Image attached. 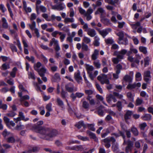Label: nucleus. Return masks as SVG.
I'll return each instance as SVG.
<instances>
[{"instance_id":"b1692460","label":"nucleus","mask_w":153,"mask_h":153,"mask_svg":"<svg viewBox=\"0 0 153 153\" xmlns=\"http://www.w3.org/2000/svg\"><path fill=\"white\" fill-rule=\"evenodd\" d=\"M100 39L97 35L95 36L94 37V41L93 42V44L94 46H98L100 45Z\"/></svg>"},{"instance_id":"bb28decb","label":"nucleus","mask_w":153,"mask_h":153,"mask_svg":"<svg viewBox=\"0 0 153 153\" xmlns=\"http://www.w3.org/2000/svg\"><path fill=\"white\" fill-rule=\"evenodd\" d=\"M112 149L113 152L115 153H117L118 152V145L117 143H113Z\"/></svg>"},{"instance_id":"a19ab883","label":"nucleus","mask_w":153,"mask_h":153,"mask_svg":"<svg viewBox=\"0 0 153 153\" xmlns=\"http://www.w3.org/2000/svg\"><path fill=\"white\" fill-rule=\"evenodd\" d=\"M139 49L140 52L143 53L144 54H146L147 53L146 48L145 47L140 46L139 48Z\"/></svg>"},{"instance_id":"0eeeda50","label":"nucleus","mask_w":153,"mask_h":153,"mask_svg":"<svg viewBox=\"0 0 153 153\" xmlns=\"http://www.w3.org/2000/svg\"><path fill=\"white\" fill-rule=\"evenodd\" d=\"M141 59V57L138 54H136L133 58L132 56H129L128 58V59L131 62H134L137 64L138 65L139 64L140 60Z\"/></svg>"},{"instance_id":"cd10ccee","label":"nucleus","mask_w":153,"mask_h":153,"mask_svg":"<svg viewBox=\"0 0 153 153\" xmlns=\"http://www.w3.org/2000/svg\"><path fill=\"white\" fill-rule=\"evenodd\" d=\"M152 116L149 114H145L141 118L144 120H149L151 119Z\"/></svg>"},{"instance_id":"412c9836","label":"nucleus","mask_w":153,"mask_h":153,"mask_svg":"<svg viewBox=\"0 0 153 153\" xmlns=\"http://www.w3.org/2000/svg\"><path fill=\"white\" fill-rule=\"evenodd\" d=\"M46 71V69L44 67H42L40 69H39L38 70L36 71L40 76H44Z\"/></svg>"},{"instance_id":"e2e57ef3","label":"nucleus","mask_w":153,"mask_h":153,"mask_svg":"<svg viewBox=\"0 0 153 153\" xmlns=\"http://www.w3.org/2000/svg\"><path fill=\"white\" fill-rule=\"evenodd\" d=\"M116 106L119 111H121L122 109V103L120 101H118L116 103Z\"/></svg>"},{"instance_id":"338daca9","label":"nucleus","mask_w":153,"mask_h":153,"mask_svg":"<svg viewBox=\"0 0 153 153\" xmlns=\"http://www.w3.org/2000/svg\"><path fill=\"white\" fill-rule=\"evenodd\" d=\"M141 75L140 72H137L135 75L136 80L137 81H139L141 80L140 78L141 77Z\"/></svg>"},{"instance_id":"dca6fc26","label":"nucleus","mask_w":153,"mask_h":153,"mask_svg":"<svg viewBox=\"0 0 153 153\" xmlns=\"http://www.w3.org/2000/svg\"><path fill=\"white\" fill-rule=\"evenodd\" d=\"M106 99L107 102L109 103H110L111 102V100L113 101L114 102H115L117 101V100L115 97L111 94L107 95L106 97Z\"/></svg>"},{"instance_id":"1a4fd4ad","label":"nucleus","mask_w":153,"mask_h":153,"mask_svg":"<svg viewBox=\"0 0 153 153\" xmlns=\"http://www.w3.org/2000/svg\"><path fill=\"white\" fill-rule=\"evenodd\" d=\"M103 141L105 143L104 145L107 148H108L111 146L110 142H111L112 143H115L116 140L114 137H107L104 139H103Z\"/></svg>"},{"instance_id":"5701e85b","label":"nucleus","mask_w":153,"mask_h":153,"mask_svg":"<svg viewBox=\"0 0 153 153\" xmlns=\"http://www.w3.org/2000/svg\"><path fill=\"white\" fill-rule=\"evenodd\" d=\"M86 132L87 134L90 136L91 138L94 139V141L97 142H98V139L94 134L91 132L89 131H87Z\"/></svg>"},{"instance_id":"473e14b6","label":"nucleus","mask_w":153,"mask_h":153,"mask_svg":"<svg viewBox=\"0 0 153 153\" xmlns=\"http://www.w3.org/2000/svg\"><path fill=\"white\" fill-rule=\"evenodd\" d=\"M83 42L82 43H84L85 44H88L90 43L91 39L90 38L86 36H84L83 39Z\"/></svg>"},{"instance_id":"393cba45","label":"nucleus","mask_w":153,"mask_h":153,"mask_svg":"<svg viewBox=\"0 0 153 153\" xmlns=\"http://www.w3.org/2000/svg\"><path fill=\"white\" fill-rule=\"evenodd\" d=\"M105 10L102 7L99 8L95 12V14H100L101 16L105 13Z\"/></svg>"},{"instance_id":"39448f33","label":"nucleus","mask_w":153,"mask_h":153,"mask_svg":"<svg viewBox=\"0 0 153 153\" xmlns=\"http://www.w3.org/2000/svg\"><path fill=\"white\" fill-rule=\"evenodd\" d=\"M116 34L119 37L118 43L119 44L126 45L128 44V40L127 39H123L124 33L123 31H120Z\"/></svg>"},{"instance_id":"6e6d98bb","label":"nucleus","mask_w":153,"mask_h":153,"mask_svg":"<svg viewBox=\"0 0 153 153\" xmlns=\"http://www.w3.org/2000/svg\"><path fill=\"white\" fill-rule=\"evenodd\" d=\"M10 66L9 64H6L5 63L3 64L1 68V69L3 70H6L10 68Z\"/></svg>"},{"instance_id":"bf43d9fd","label":"nucleus","mask_w":153,"mask_h":153,"mask_svg":"<svg viewBox=\"0 0 153 153\" xmlns=\"http://www.w3.org/2000/svg\"><path fill=\"white\" fill-rule=\"evenodd\" d=\"M42 16L44 18L46 21H51V19L48 18V15L47 13H43L42 15Z\"/></svg>"},{"instance_id":"de8ad7c7","label":"nucleus","mask_w":153,"mask_h":153,"mask_svg":"<svg viewBox=\"0 0 153 153\" xmlns=\"http://www.w3.org/2000/svg\"><path fill=\"white\" fill-rule=\"evenodd\" d=\"M41 63L39 62H38L36 64H35L34 65V69L36 71L38 70L39 68L41 66Z\"/></svg>"},{"instance_id":"20e7f679","label":"nucleus","mask_w":153,"mask_h":153,"mask_svg":"<svg viewBox=\"0 0 153 153\" xmlns=\"http://www.w3.org/2000/svg\"><path fill=\"white\" fill-rule=\"evenodd\" d=\"M9 27L6 19L5 17H2L0 21V31L3 32L4 29H7Z\"/></svg>"},{"instance_id":"f8f14e48","label":"nucleus","mask_w":153,"mask_h":153,"mask_svg":"<svg viewBox=\"0 0 153 153\" xmlns=\"http://www.w3.org/2000/svg\"><path fill=\"white\" fill-rule=\"evenodd\" d=\"M72 150H75L76 151H82L86 150L87 149L85 145H79L74 146L71 148Z\"/></svg>"},{"instance_id":"8fccbe9b","label":"nucleus","mask_w":153,"mask_h":153,"mask_svg":"<svg viewBox=\"0 0 153 153\" xmlns=\"http://www.w3.org/2000/svg\"><path fill=\"white\" fill-rule=\"evenodd\" d=\"M102 22L105 25H110L111 23L110 20L107 19L105 18L102 19Z\"/></svg>"},{"instance_id":"423d86ee","label":"nucleus","mask_w":153,"mask_h":153,"mask_svg":"<svg viewBox=\"0 0 153 153\" xmlns=\"http://www.w3.org/2000/svg\"><path fill=\"white\" fill-rule=\"evenodd\" d=\"M97 79L101 82V84H108L109 83V80L107 79V76L106 75L102 74L97 77Z\"/></svg>"},{"instance_id":"0e129e2a","label":"nucleus","mask_w":153,"mask_h":153,"mask_svg":"<svg viewBox=\"0 0 153 153\" xmlns=\"http://www.w3.org/2000/svg\"><path fill=\"white\" fill-rule=\"evenodd\" d=\"M105 42L107 44H112L114 42L113 40L111 38H108L107 39H105Z\"/></svg>"},{"instance_id":"9b49d317","label":"nucleus","mask_w":153,"mask_h":153,"mask_svg":"<svg viewBox=\"0 0 153 153\" xmlns=\"http://www.w3.org/2000/svg\"><path fill=\"white\" fill-rule=\"evenodd\" d=\"M43 123V122L41 120L38 122L36 124L32 126V129L36 132L40 134V132H39L41 130L39 129V128L40 127H44L43 126H40L42 125Z\"/></svg>"},{"instance_id":"58836bf2","label":"nucleus","mask_w":153,"mask_h":153,"mask_svg":"<svg viewBox=\"0 0 153 153\" xmlns=\"http://www.w3.org/2000/svg\"><path fill=\"white\" fill-rule=\"evenodd\" d=\"M82 51H88L90 50L88 48V46L84 43H82Z\"/></svg>"},{"instance_id":"4c0bfd02","label":"nucleus","mask_w":153,"mask_h":153,"mask_svg":"<svg viewBox=\"0 0 153 153\" xmlns=\"http://www.w3.org/2000/svg\"><path fill=\"white\" fill-rule=\"evenodd\" d=\"M17 70V69L16 67H14L12 69V71L10 73V75L13 78L15 77L16 74Z\"/></svg>"},{"instance_id":"5fc2aeb1","label":"nucleus","mask_w":153,"mask_h":153,"mask_svg":"<svg viewBox=\"0 0 153 153\" xmlns=\"http://www.w3.org/2000/svg\"><path fill=\"white\" fill-rule=\"evenodd\" d=\"M94 124H88L86 126H87L89 129L92 131H94L95 129L94 127Z\"/></svg>"},{"instance_id":"79ce46f5","label":"nucleus","mask_w":153,"mask_h":153,"mask_svg":"<svg viewBox=\"0 0 153 153\" xmlns=\"http://www.w3.org/2000/svg\"><path fill=\"white\" fill-rule=\"evenodd\" d=\"M102 4V3L101 1L97 0L95 3V4H92V6L94 7V8L95 9L97 7H99Z\"/></svg>"},{"instance_id":"a878e982","label":"nucleus","mask_w":153,"mask_h":153,"mask_svg":"<svg viewBox=\"0 0 153 153\" xmlns=\"http://www.w3.org/2000/svg\"><path fill=\"white\" fill-rule=\"evenodd\" d=\"M75 126L78 128L79 129L83 127L84 128H85L86 126L84 124V122L82 121H80L76 124Z\"/></svg>"},{"instance_id":"052dcab7","label":"nucleus","mask_w":153,"mask_h":153,"mask_svg":"<svg viewBox=\"0 0 153 153\" xmlns=\"http://www.w3.org/2000/svg\"><path fill=\"white\" fill-rule=\"evenodd\" d=\"M30 99V97L28 95H25L22 97L20 99V101L22 102L25 100H29Z\"/></svg>"},{"instance_id":"c9c22d12","label":"nucleus","mask_w":153,"mask_h":153,"mask_svg":"<svg viewBox=\"0 0 153 153\" xmlns=\"http://www.w3.org/2000/svg\"><path fill=\"white\" fill-rule=\"evenodd\" d=\"M93 64L97 68L99 69L100 68L101 64L99 60H95L93 62Z\"/></svg>"},{"instance_id":"c756f323","label":"nucleus","mask_w":153,"mask_h":153,"mask_svg":"<svg viewBox=\"0 0 153 153\" xmlns=\"http://www.w3.org/2000/svg\"><path fill=\"white\" fill-rule=\"evenodd\" d=\"M132 114V111H127L125 115V119L126 121L127 120L129 119L131 115Z\"/></svg>"},{"instance_id":"3c124183","label":"nucleus","mask_w":153,"mask_h":153,"mask_svg":"<svg viewBox=\"0 0 153 153\" xmlns=\"http://www.w3.org/2000/svg\"><path fill=\"white\" fill-rule=\"evenodd\" d=\"M82 106L85 109L88 110L89 108V104L88 103L85 101L83 102Z\"/></svg>"},{"instance_id":"49530a36","label":"nucleus","mask_w":153,"mask_h":153,"mask_svg":"<svg viewBox=\"0 0 153 153\" xmlns=\"http://www.w3.org/2000/svg\"><path fill=\"white\" fill-rule=\"evenodd\" d=\"M17 30H16L10 29L9 31L10 34L12 35H13L15 38H16L18 36V34L16 32Z\"/></svg>"},{"instance_id":"09e8293b","label":"nucleus","mask_w":153,"mask_h":153,"mask_svg":"<svg viewBox=\"0 0 153 153\" xmlns=\"http://www.w3.org/2000/svg\"><path fill=\"white\" fill-rule=\"evenodd\" d=\"M123 79L126 82H131L132 79L129 75H126L123 78Z\"/></svg>"},{"instance_id":"f03ea898","label":"nucleus","mask_w":153,"mask_h":153,"mask_svg":"<svg viewBox=\"0 0 153 153\" xmlns=\"http://www.w3.org/2000/svg\"><path fill=\"white\" fill-rule=\"evenodd\" d=\"M127 50L123 49L119 51H116L114 52V55L117 56V57L113 58L112 61L114 64H117L121 59H123L124 55L127 53Z\"/></svg>"},{"instance_id":"a18cd8bd","label":"nucleus","mask_w":153,"mask_h":153,"mask_svg":"<svg viewBox=\"0 0 153 153\" xmlns=\"http://www.w3.org/2000/svg\"><path fill=\"white\" fill-rule=\"evenodd\" d=\"M67 94V92L65 91L63 89H62L61 92V97L63 99H65Z\"/></svg>"},{"instance_id":"603ef678","label":"nucleus","mask_w":153,"mask_h":153,"mask_svg":"<svg viewBox=\"0 0 153 153\" xmlns=\"http://www.w3.org/2000/svg\"><path fill=\"white\" fill-rule=\"evenodd\" d=\"M52 104L51 103H49L47 104L46 106V108L47 111H51L52 110Z\"/></svg>"},{"instance_id":"e433bc0d","label":"nucleus","mask_w":153,"mask_h":153,"mask_svg":"<svg viewBox=\"0 0 153 153\" xmlns=\"http://www.w3.org/2000/svg\"><path fill=\"white\" fill-rule=\"evenodd\" d=\"M131 131L135 136H137L138 134V132L137 128L134 126L131 128Z\"/></svg>"},{"instance_id":"2eb2a0df","label":"nucleus","mask_w":153,"mask_h":153,"mask_svg":"<svg viewBox=\"0 0 153 153\" xmlns=\"http://www.w3.org/2000/svg\"><path fill=\"white\" fill-rule=\"evenodd\" d=\"M85 31L87 32L88 35L91 37H95L96 36V31L94 29L89 28L88 30H85Z\"/></svg>"},{"instance_id":"864d4df0","label":"nucleus","mask_w":153,"mask_h":153,"mask_svg":"<svg viewBox=\"0 0 153 153\" xmlns=\"http://www.w3.org/2000/svg\"><path fill=\"white\" fill-rule=\"evenodd\" d=\"M149 60L150 58L148 56H147L144 59L145 66H147L149 65Z\"/></svg>"},{"instance_id":"f257e3e1","label":"nucleus","mask_w":153,"mask_h":153,"mask_svg":"<svg viewBox=\"0 0 153 153\" xmlns=\"http://www.w3.org/2000/svg\"><path fill=\"white\" fill-rule=\"evenodd\" d=\"M41 130L40 137L41 138L48 140H52L53 138L58 134V131L56 130H51L48 128L39 127Z\"/></svg>"},{"instance_id":"2f4dec72","label":"nucleus","mask_w":153,"mask_h":153,"mask_svg":"<svg viewBox=\"0 0 153 153\" xmlns=\"http://www.w3.org/2000/svg\"><path fill=\"white\" fill-rule=\"evenodd\" d=\"M28 25L30 29L32 30H35V29L36 28V23L34 21H33L31 24H28Z\"/></svg>"},{"instance_id":"c03bdc74","label":"nucleus","mask_w":153,"mask_h":153,"mask_svg":"<svg viewBox=\"0 0 153 153\" xmlns=\"http://www.w3.org/2000/svg\"><path fill=\"white\" fill-rule=\"evenodd\" d=\"M74 21V18H66L64 19V22L66 23H68L69 22H73Z\"/></svg>"},{"instance_id":"680f3d73","label":"nucleus","mask_w":153,"mask_h":153,"mask_svg":"<svg viewBox=\"0 0 153 153\" xmlns=\"http://www.w3.org/2000/svg\"><path fill=\"white\" fill-rule=\"evenodd\" d=\"M7 141L10 143H13L15 142V140L13 137H10L7 139Z\"/></svg>"},{"instance_id":"69168bd1","label":"nucleus","mask_w":153,"mask_h":153,"mask_svg":"<svg viewBox=\"0 0 153 153\" xmlns=\"http://www.w3.org/2000/svg\"><path fill=\"white\" fill-rule=\"evenodd\" d=\"M78 138L83 141L88 140V138L86 137H83L80 135H78L77 136Z\"/></svg>"},{"instance_id":"a211bd4d","label":"nucleus","mask_w":153,"mask_h":153,"mask_svg":"<svg viewBox=\"0 0 153 153\" xmlns=\"http://www.w3.org/2000/svg\"><path fill=\"white\" fill-rule=\"evenodd\" d=\"M99 51L97 49H95L94 50L91 56L92 60H95L97 59L99 54Z\"/></svg>"},{"instance_id":"9d476101","label":"nucleus","mask_w":153,"mask_h":153,"mask_svg":"<svg viewBox=\"0 0 153 153\" xmlns=\"http://www.w3.org/2000/svg\"><path fill=\"white\" fill-rule=\"evenodd\" d=\"M53 44L54 45V48L55 50L56 51H58L60 50V48L59 45L58 41L57 40H56L54 38H52L51 40V41L49 44V45L50 46H51Z\"/></svg>"},{"instance_id":"6e6552de","label":"nucleus","mask_w":153,"mask_h":153,"mask_svg":"<svg viewBox=\"0 0 153 153\" xmlns=\"http://www.w3.org/2000/svg\"><path fill=\"white\" fill-rule=\"evenodd\" d=\"M51 7L52 9L59 11L62 10L66 8L65 5L62 2H59L56 5H51Z\"/></svg>"},{"instance_id":"4d7b16f0","label":"nucleus","mask_w":153,"mask_h":153,"mask_svg":"<svg viewBox=\"0 0 153 153\" xmlns=\"http://www.w3.org/2000/svg\"><path fill=\"white\" fill-rule=\"evenodd\" d=\"M59 35L60 36L59 38L61 40V42H63L65 37L66 34L60 32Z\"/></svg>"},{"instance_id":"72a5a7b5","label":"nucleus","mask_w":153,"mask_h":153,"mask_svg":"<svg viewBox=\"0 0 153 153\" xmlns=\"http://www.w3.org/2000/svg\"><path fill=\"white\" fill-rule=\"evenodd\" d=\"M127 96L129 100L132 102L134 101V95L131 92H128L127 93Z\"/></svg>"},{"instance_id":"aec40b11","label":"nucleus","mask_w":153,"mask_h":153,"mask_svg":"<svg viewBox=\"0 0 153 153\" xmlns=\"http://www.w3.org/2000/svg\"><path fill=\"white\" fill-rule=\"evenodd\" d=\"M66 90L69 92H72L74 91V86L72 85H71L70 84H67L65 85Z\"/></svg>"},{"instance_id":"c85d7f7f","label":"nucleus","mask_w":153,"mask_h":153,"mask_svg":"<svg viewBox=\"0 0 153 153\" xmlns=\"http://www.w3.org/2000/svg\"><path fill=\"white\" fill-rule=\"evenodd\" d=\"M74 77L76 80L78 82L82 79V78L80 76L79 72L75 73Z\"/></svg>"},{"instance_id":"774afa93","label":"nucleus","mask_w":153,"mask_h":153,"mask_svg":"<svg viewBox=\"0 0 153 153\" xmlns=\"http://www.w3.org/2000/svg\"><path fill=\"white\" fill-rule=\"evenodd\" d=\"M143 102V100L140 99L139 98H137L136 101V105H141Z\"/></svg>"},{"instance_id":"f3484780","label":"nucleus","mask_w":153,"mask_h":153,"mask_svg":"<svg viewBox=\"0 0 153 153\" xmlns=\"http://www.w3.org/2000/svg\"><path fill=\"white\" fill-rule=\"evenodd\" d=\"M53 82H58L61 80V78L59 74L56 73L53 76H52L51 79Z\"/></svg>"},{"instance_id":"ea45409f","label":"nucleus","mask_w":153,"mask_h":153,"mask_svg":"<svg viewBox=\"0 0 153 153\" xmlns=\"http://www.w3.org/2000/svg\"><path fill=\"white\" fill-rule=\"evenodd\" d=\"M147 126V125L146 123H143L140 124L139 125V127L141 130H144L145 128Z\"/></svg>"},{"instance_id":"f704fd0d","label":"nucleus","mask_w":153,"mask_h":153,"mask_svg":"<svg viewBox=\"0 0 153 153\" xmlns=\"http://www.w3.org/2000/svg\"><path fill=\"white\" fill-rule=\"evenodd\" d=\"M19 116L22 118V120H23L25 121L29 120V119L28 118H25L24 113L21 111L19 112Z\"/></svg>"},{"instance_id":"7c9ffc66","label":"nucleus","mask_w":153,"mask_h":153,"mask_svg":"<svg viewBox=\"0 0 153 153\" xmlns=\"http://www.w3.org/2000/svg\"><path fill=\"white\" fill-rule=\"evenodd\" d=\"M123 144V145L127 144V146L130 147L131 148H132L133 145V142L132 141L129 140L126 141L125 140H124Z\"/></svg>"},{"instance_id":"37998d69","label":"nucleus","mask_w":153,"mask_h":153,"mask_svg":"<svg viewBox=\"0 0 153 153\" xmlns=\"http://www.w3.org/2000/svg\"><path fill=\"white\" fill-rule=\"evenodd\" d=\"M16 128L17 130H20L24 129L25 128V126L24 125L22 124L21 122H19V124L16 126Z\"/></svg>"},{"instance_id":"13d9d810","label":"nucleus","mask_w":153,"mask_h":153,"mask_svg":"<svg viewBox=\"0 0 153 153\" xmlns=\"http://www.w3.org/2000/svg\"><path fill=\"white\" fill-rule=\"evenodd\" d=\"M28 78L29 79L31 78L33 79H35L36 77L34 73L31 72L28 73Z\"/></svg>"},{"instance_id":"4be33fe9","label":"nucleus","mask_w":153,"mask_h":153,"mask_svg":"<svg viewBox=\"0 0 153 153\" xmlns=\"http://www.w3.org/2000/svg\"><path fill=\"white\" fill-rule=\"evenodd\" d=\"M56 101L57 105L61 107L62 109H64L65 108L64 102L59 98H57Z\"/></svg>"},{"instance_id":"4468645a","label":"nucleus","mask_w":153,"mask_h":153,"mask_svg":"<svg viewBox=\"0 0 153 153\" xmlns=\"http://www.w3.org/2000/svg\"><path fill=\"white\" fill-rule=\"evenodd\" d=\"M151 78L150 72L149 71H147L144 72L143 74V79L147 82L150 80Z\"/></svg>"},{"instance_id":"ddd939ff","label":"nucleus","mask_w":153,"mask_h":153,"mask_svg":"<svg viewBox=\"0 0 153 153\" xmlns=\"http://www.w3.org/2000/svg\"><path fill=\"white\" fill-rule=\"evenodd\" d=\"M111 30L112 29L111 28H107L100 31L99 34L101 35L103 38H105L108 34V33L111 32Z\"/></svg>"},{"instance_id":"7ed1b4c3","label":"nucleus","mask_w":153,"mask_h":153,"mask_svg":"<svg viewBox=\"0 0 153 153\" xmlns=\"http://www.w3.org/2000/svg\"><path fill=\"white\" fill-rule=\"evenodd\" d=\"M94 67L92 65H88L86 67V69L87 71V73L88 74L89 76L90 79L93 80L94 78L98 75V71H94V73L92 74V71L94 70Z\"/></svg>"},{"instance_id":"6ab92c4d","label":"nucleus","mask_w":153,"mask_h":153,"mask_svg":"<svg viewBox=\"0 0 153 153\" xmlns=\"http://www.w3.org/2000/svg\"><path fill=\"white\" fill-rule=\"evenodd\" d=\"M36 10L38 14H39V11L40 10L43 13L46 12L47 9L43 5H40V6H36Z\"/></svg>"}]
</instances>
